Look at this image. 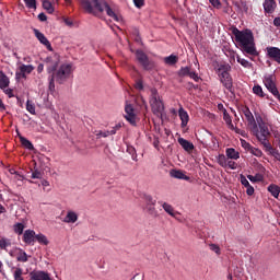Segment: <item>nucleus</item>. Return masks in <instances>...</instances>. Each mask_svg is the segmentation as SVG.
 <instances>
[{
    "mask_svg": "<svg viewBox=\"0 0 280 280\" xmlns=\"http://www.w3.org/2000/svg\"><path fill=\"white\" fill-rule=\"evenodd\" d=\"M275 75L266 74L264 77V84L275 97H279V90H277V83H275Z\"/></svg>",
    "mask_w": 280,
    "mask_h": 280,
    "instance_id": "nucleus-10",
    "label": "nucleus"
},
{
    "mask_svg": "<svg viewBox=\"0 0 280 280\" xmlns=\"http://www.w3.org/2000/svg\"><path fill=\"white\" fill-rule=\"evenodd\" d=\"M36 242L40 244L42 246H49V238L45 236V234H37L36 235Z\"/></svg>",
    "mask_w": 280,
    "mask_h": 280,
    "instance_id": "nucleus-28",
    "label": "nucleus"
},
{
    "mask_svg": "<svg viewBox=\"0 0 280 280\" xmlns=\"http://www.w3.org/2000/svg\"><path fill=\"white\" fill-rule=\"evenodd\" d=\"M20 141L23 148H25L26 150H34V144L30 140H27V138L20 137Z\"/></svg>",
    "mask_w": 280,
    "mask_h": 280,
    "instance_id": "nucleus-29",
    "label": "nucleus"
},
{
    "mask_svg": "<svg viewBox=\"0 0 280 280\" xmlns=\"http://www.w3.org/2000/svg\"><path fill=\"white\" fill-rule=\"evenodd\" d=\"M229 71H231L230 65H220L217 70V73H218L219 80H220L221 84H223L224 89H226L228 91H232L233 90V79L231 78V73H229Z\"/></svg>",
    "mask_w": 280,
    "mask_h": 280,
    "instance_id": "nucleus-5",
    "label": "nucleus"
},
{
    "mask_svg": "<svg viewBox=\"0 0 280 280\" xmlns=\"http://www.w3.org/2000/svg\"><path fill=\"white\" fill-rule=\"evenodd\" d=\"M226 167H230V170H237V163L228 160Z\"/></svg>",
    "mask_w": 280,
    "mask_h": 280,
    "instance_id": "nucleus-48",
    "label": "nucleus"
},
{
    "mask_svg": "<svg viewBox=\"0 0 280 280\" xmlns=\"http://www.w3.org/2000/svg\"><path fill=\"white\" fill-rule=\"evenodd\" d=\"M268 191L269 194H271V196H273V198H279V194H280V187L275 185V184H271L268 186Z\"/></svg>",
    "mask_w": 280,
    "mask_h": 280,
    "instance_id": "nucleus-27",
    "label": "nucleus"
},
{
    "mask_svg": "<svg viewBox=\"0 0 280 280\" xmlns=\"http://www.w3.org/2000/svg\"><path fill=\"white\" fill-rule=\"evenodd\" d=\"M178 143L179 145H182L183 150H185V152H191V150H194V143H191L190 141L184 139V138H178Z\"/></svg>",
    "mask_w": 280,
    "mask_h": 280,
    "instance_id": "nucleus-23",
    "label": "nucleus"
},
{
    "mask_svg": "<svg viewBox=\"0 0 280 280\" xmlns=\"http://www.w3.org/2000/svg\"><path fill=\"white\" fill-rule=\"evenodd\" d=\"M150 93L149 104L151 106L152 113L156 117H163L165 105L163 104V100H161V95H159V91L156 89H151Z\"/></svg>",
    "mask_w": 280,
    "mask_h": 280,
    "instance_id": "nucleus-4",
    "label": "nucleus"
},
{
    "mask_svg": "<svg viewBox=\"0 0 280 280\" xmlns=\"http://www.w3.org/2000/svg\"><path fill=\"white\" fill-rule=\"evenodd\" d=\"M188 77H190L191 80H195V82H198L200 80V77H198V73H196L195 71H190Z\"/></svg>",
    "mask_w": 280,
    "mask_h": 280,
    "instance_id": "nucleus-54",
    "label": "nucleus"
},
{
    "mask_svg": "<svg viewBox=\"0 0 280 280\" xmlns=\"http://www.w3.org/2000/svg\"><path fill=\"white\" fill-rule=\"evenodd\" d=\"M26 110L31 113V115H36V107L30 103V101L26 102Z\"/></svg>",
    "mask_w": 280,
    "mask_h": 280,
    "instance_id": "nucleus-43",
    "label": "nucleus"
},
{
    "mask_svg": "<svg viewBox=\"0 0 280 280\" xmlns=\"http://www.w3.org/2000/svg\"><path fill=\"white\" fill-rule=\"evenodd\" d=\"M241 185H243L245 187L250 186V183L248 182V179L244 175H241Z\"/></svg>",
    "mask_w": 280,
    "mask_h": 280,
    "instance_id": "nucleus-49",
    "label": "nucleus"
},
{
    "mask_svg": "<svg viewBox=\"0 0 280 280\" xmlns=\"http://www.w3.org/2000/svg\"><path fill=\"white\" fill-rule=\"evenodd\" d=\"M80 3L88 14H94V16H97V14L105 11L109 19L117 22L121 21V18L117 14L115 7L108 4V2L104 0H80Z\"/></svg>",
    "mask_w": 280,
    "mask_h": 280,
    "instance_id": "nucleus-1",
    "label": "nucleus"
},
{
    "mask_svg": "<svg viewBox=\"0 0 280 280\" xmlns=\"http://www.w3.org/2000/svg\"><path fill=\"white\" fill-rule=\"evenodd\" d=\"M20 69L22 71V73H24L25 75H26V73H31L32 71H34V67L25 66V65L21 66Z\"/></svg>",
    "mask_w": 280,
    "mask_h": 280,
    "instance_id": "nucleus-44",
    "label": "nucleus"
},
{
    "mask_svg": "<svg viewBox=\"0 0 280 280\" xmlns=\"http://www.w3.org/2000/svg\"><path fill=\"white\" fill-rule=\"evenodd\" d=\"M136 8H143L145 5V0H133Z\"/></svg>",
    "mask_w": 280,
    "mask_h": 280,
    "instance_id": "nucleus-52",
    "label": "nucleus"
},
{
    "mask_svg": "<svg viewBox=\"0 0 280 280\" xmlns=\"http://www.w3.org/2000/svg\"><path fill=\"white\" fill-rule=\"evenodd\" d=\"M253 93L255 95H258V97H266V94L264 93V89H261V85H254Z\"/></svg>",
    "mask_w": 280,
    "mask_h": 280,
    "instance_id": "nucleus-36",
    "label": "nucleus"
},
{
    "mask_svg": "<svg viewBox=\"0 0 280 280\" xmlns=\"http://www.w3.org/2000/svg\"><path fill=\"white\" fill-rule=\"evenodd\" d=\"M136 89L138 91H143V82L142 81H137L136 82Z\"/></svg>",
    "mask_w": 280,
    "mask_h": 280,
    "instance_id": "nucleus-59",
    "label": "nucleus"
},
{
    "mask_svg": "<svg viewBox=\"0 0 280 280\" xmlns=\"http://www.w3.org/2000/svg\"><path fill=\"white\" fill-rule=\"evenodd\" d=\"M170 176L172 178H177L178 180H189V176L185 175L183 171H178V170H172L170 172Z\"/></svg>",
    "mask_w": 280,
    "mask_h": 280,
    "instance_id": "nucleus-21",
    "label": "nucleus"
},
{
    "mask_svg": "<svg viewBox=\"0 0 280 280\" xmlns=\"http://www.w3.org/2000/svg\"><path fill=\"white\" fill-rule=\"evenodd\" d=\"M266 56L270 58V60H275L278 65H280V48L275 46H269L266 48Z\"/></svg>",
    "mask_w": 280,
    "mask_h": 280,
    "instance_id": "nucleus-13",
    "label": "nucleus"
},
{
    "mask_svg": "<svg viewBox=\"0 0 280 280\" xmlns=\"http://www.w3.org/2000/svg\"><path fill=\"white\" fill-rule=\"evenodd\" d=\"M241 143H242V147L245 149V150H249V152H250V150H252V145H250V143H248V142H246V140H241Z\"/></svg>",
    "mask_w": 280,
    "mask_h": 280,
    "instance_id": "nucleus-55",
    "label": "nucleus"
},
{
    "mask_svg": "<svg viewBox=\"0 0 280 280\" xmlns=\"http://www.w3.org/2000/svg\"><path fill=\"white\" fill-rule=\"evenodd\" d=\"M121 122L117 124L112 130H115V135H117V130H120Z\"/></svg>",
    "mask_w": 280,
    "mask_h": 280,
    "instance_id": "nucleus-64",
    "label": "nucleus"
},
{
    "mask_svg": "<svg viewBox=\"0 0 280 280\" xmlns=\"http://www.w3.org/2000/svg\"><path fill=\"white\" fill-rule=\"evenodd\" d=\"M22 240L24 244H27V246H34V242L36 240V232H34V230L24 231Z\"/></svg>",
    "mask_w": 280,
    "mask_h": 280,
    "instance_id": "nucleus-15",
    "label": "nucleus"
},
{
    "mask_svg": "<svg viewBox=\"0 0 280 280\" xmlns=\"http://www.w3.org/2000/svg\"><path fill=\"white\" fill-rule=\"evenodd\" d=\"M225 154H226L228 159H232L233 161H237V159H240V152H237L233 148L226 149Z\"/></svg>",
    "mask_w": 280,
    "mask_h": 280,
    "instance_id": "nucleus-26",
    "label": "nucleus"
},
{
    "mask_svg": "<svg viewBox=\"0 0 280 280\" xmlns=\"http://www.w3.org/2000/svg\"><path fill=\"white\" fill-rule=\"evenodd\" d=\"M125 118L127 121H129L131 126H135V124H137V114H135V107H132L130 104H127L125 106Z\"/></svg>",
    "mask_w": 280,
    "mask_h": 280,
    "instance_id": "nucleus-14",
    "label": "nucleus"
},
{
    "mask_svg": "<svg viewBox=\"0 0 280 280\" xmlns=\"http://www.w3.org/2000/svg\"><path fill=\"white\" fill-rule=\"evenodd\" d=\"M36 280H51V277H49V273L46 271H37Z\"/></svg>",
    "mask_w": 280,
    "mask_h": 280,
    "instance_id": "nucleus-35",
    "label": "nucleus"
},
{
    "mask_svg": "<svg viewBox=\"0 0 280 280\" xmlns=\"http://www.w3.org/2000/svg\"><path fill=\"white\" fill-rule=\"evenodd\" d=\"M209 2L211 3V5H213V8L220 9L222 7V3H220V0H209Z\"/></svg>",
    "mask_w": 280,
    "mask_h": 280,
    "instance_id": "nucleus-53",
    "label": "nucleus"
},
{
    "mask_svg": "<svg viewBox=\"0 0 280 280\" xmlns=\"http://www.w3.org/2000/svg\"><path fill=\"white\" fill-rule=\"evenodd\" d=\"M209 248L212 250V253H215V255H221L222 253L218 244H210Z\"/></svg>",
    "mask_w": 280,
    "mask_h": 280,
    "instance_id": "nucleus-45",
    "label": "nucleus"
},
{
    "mask_svg": "<svg viewBox=\"0 0 280 280\" xmlns=\"http://www.w3.org/2000/svg\"><path fill=\"white\" fill-rule=\"evenodd\" d=\"M43 8H44V10L47 11L48 14H52V12H54V5H51V2L45 0V1L43 2Z\"/></svg>",
    "mask_w": 280,
    "mask_h": 280,
    "instance_id": "nucleus-38",
    "label": "nucleus"
},
{
    "mask_svg": "<svg viewBox=\"0 0 280 280\" xmlns=\"http://www.w3.org/2000/svg\"><path fill=\"white\" fill-rule=\"evenodd\" d=\"M179 119L182 121V128H186L187 124H189V114L185 108H179L178 110Z\"/></svg>",
    "mask_w": 280,
    "mask_h": 280,
    "instance_id": "nucleus-20",
    "label": "nucleus"
},
{
    "mask_svg": "<svg viewBox=\"0 0 280 280\" xmlns=\"http://www.w3.org/2000/svg\"><path fill=\"white\" fill-rule=\"evenodd\" d=\"M71 73H73V66L70 63H63L54 72L52 78L56 80V82L62 84L63 82H67L69 78H71Z\"/></svg>",
    "mask_w": 280,
    "mask_h": 280,
    "instance_id": "nucleus-7",
    "label": "nucleus"
},
{
    "mask_svg": "<svg viewBox=\"0 0 280 280\" xmlns=\"http://www.w3.org/2000/svg\"><path fill=\"white\" fill-rule=\"evenodd\" d=\"M38 19L39 21H47V15L45 13H39Z\"/></svg>",
    "mask_w": 280,
    "mask_h": 280,
    "instance_id": "nucleus-62",
    "label": "nucleus"
},
{
    "mask_svg": "<svg viewBox=\"0 0 280 280\" xmlns=\"http://www.w3.org/2000/svg\"><path fill=\"white\" fill-rule=\"evenodd\" d=\"M270 136V131H264V135L258 138V141L264 145L267 152L276 159V161L280 162V152L279 150L272 148V144L268 141V137Z\"/></svg>",
    "mask_w": 280,
    "mask_h": 280,
    "instance_id": "nucleus-8",
    "label": "nucleus"
},
{
    "mask_svg": "<svg viewBox=\"0 0 280 280\" xmlns=\"http://www.w3.org/2000/svg\"><path fill=\"white\" fill-rule=\"evenodd\" d=\"M54 77L50 79V81H49V91H55V89H56V85L54 84Z\"/></svg>",
    "mask_w": 280,
    "mask_h": 280,
    "instance_id": "nucleus-60",
    "label": "nucleus"
},
{
    "mask_svg": "<svg viewBox=\"0 0 280 280\" xmlns=\"http://www.w3.org/2000/svg\"><path fill=\"white\" fill-rule=\"evenodd\" d=\"M110 135H115V130L98 131V132L96 133V137L106 138V137H110Z\"/></svg>",
    "mask_w": 280,
    "mask_h": 280,
    "instance_id": "nucleus-40",
    "label": "nucleus"
},
{
    "mask_svg": "<svg viewBox=\"0 0 280 280\" xmlns=\"http://www.w3.org/2000/svg\"><path fill=\"white\" fill-rule=\"evenodd\" d=\"M0 248L1 250H8L12 248V240L8 237H0Z\"/></svg>",
    "mask_w": 280,
    "mask_h": 280,
    "instance_id": "nucleus-25",
    "label": "nucleus"
},
{
    "mask_svg": "<svg viewBox=\"0 0 280 280\" xmlns=\"http://www.w3.org/2000/svg\"><path fill=\"white\" fill-rule=\"evenodd\" d=\"M189 73H191V69H189V67H183L180 68V70L178 71V75L180 78H185V75H189Z\"/></svg>",
    "mask_w": 280,
    "mask_h": 280,
    "instance_id": "nucleus-39",
    "label": "nucleus"
},
{
    "mask_svg": "<svg viewBox=\"0 0 280 280\" xmlns=\"http://www.w3.org/2000/svg\"><path fill=\"white\" fill-rule=\"evenodd\" d=\"M229 159L226 155L224 154H219L217 156V163L221 166V167H226V163H228Z\"/></svg>",
    "mask_w": 280,
    "mask_h": 280,
    "instance_id": "nucleus-32",
    "label": "nucleus"
},
{
    "mask_svg": "<svg viewBox=\"0 0 280 280\" xmlns=\"http://www.w3.org/2000/svg\"><path fill=\"white\" fill-rule=\"evenodd\" d=\"M155 205L156 203L145 205V210L148 211V213H150V215H153L154 218H156V215H159Z\"/></svg>",
    "mask_w": 280,
    "mask_h": 280,
    "instance_id": "nucleus-30",
    "label": "nucleus"
},
{
    "mask_svg": "<svg viewBox=\"0 0 280 280\" xmlns=\"http://www.w3.org/2000/svg\"><path fill=\"white\" fill-rule=\"evenodd\" d=\"M236 61L238 62V65H241L245 69H250L253 67V63H250L248 60H246L240 56L236 57Z\"/></svg>",
    "mask_w": 280,
    "mask_h": 280,
    "instance_id": "nucleus-31",
    "label": "nucleus"
},
{
    "mask_svg": "<svg viewBox=\"0 0 280 280\" xmlns=\"http://www.w3.org/2000/svg\"><path fill=\"white\" fill-rule=\"evenodd\" d=\"M14 280H23V269L16 268L13 273Z\"/></svg>",
    "mask_w": 280,
    "mask_h": 280,
    "instance_id": "nucleus-41",
    "label": "nucleus"
},
{
    "mask_svg": "<svg viewBox=\"0 0 280 280\" xmlns=\"http://www.w3.org/2000/svg\"><path fill=\"white\" fill-rule=\"evenodd\" d=\"M13 231L16 235H23V231H25V224L23 223H15L13 225Z\"/></svg>",
    "mask_w": 280,
    "mask_h": 280,
    "instance_id": "nucleus-33",
    "label": "nucleus"
},
{
    "mask_svg": "<svg viewBox=\"0 0 280 280\" xmlns=\"http://www.w3.org/2000/svg\"><path fill=\"white\" fill-rule=\"evenodd\" d=\"M36 184L40 194H49V191H51L52 189L51 183H49V179L43 176H39V178H37Z\"/></svg>",
    "mask_w": 280,
    "mask_h": 280,
    "instance_id": "nucleus-11",
    "label": "nucleus"
},
{
    "mask_svg": "<svg viewBox=\"0 0 280 280\" xmlns=\"http://www.w3.org/2000/svg\"><path fill=\"white\" fill-rule=\"evenodd\" d=\"M159 205H161L162 209L165 211V213L171 215V218H174L175 220H180L178 218V215H180V212L176 211L173 205H170L168 202L165 201H159Z\"/></svg>",
    "mask_w": 280,
    "mask_h": 280,
    "instance_id": "nucleus-12",
    "label": "nucleus"
},
{
    "mask_svg": "<svg viewBox=\"0 0 280 280\" xmlns=\"http://www.w3.org/2000/svg\"><path fill=\"white\" fill-rule=\"evenodd\" d=\"M131 280H143V276H141L140 273H137L136 276L132 277Z\"/></svg>",
    "mask_w": 280,
    "mask_h": 280,
    "instance_id": "nucleus-63",
    "label": "nucleus"
},
{
    "mask_svg": "<svg viewBox=\"0 0 280 280\" xmlns=\"http://www.w3.org/2000/svg\"><path fill=\"white\" fill-rule=\"evenodd\" d=\"M252 154H254V156H261L264 153L261 152V150L259 149H255L252 147L250 151H249Z\"/></svg>",
    "mask_w": 280,
    "mask_h": 280,
    "instance_id": "nucleus-47",
    "label": "nucleus"
},
{
    "mask_svg": "<svg viewBox=\"0 0 280 280\" xmlns=\"http://www.w3.org/2000/svg\"><path fill=\"white\" fill-rule=\"evenodd\" d=\"M136 58L138 60V62H140V65L143 67V69H145L147 71H150V69L154 68V62L151 61L148 58V55H145V52H143V50H137L136 51Z\"/></svg>",
    "mask_w": 280,
    "mask_h": 280,
    "instance_id": "nucleus-9",
    "label": "nucleus"
},
{
    "mask_svg": "<svg viewBox=\"0 0 280 280\" xmlns=\"http://www.w3.org/2000/svg\"><path fill=\"white\" fill-rule=\"evenodd\" d=\"M234 36L243 54H247L248 56H259L257 47H255V37L253 36V31H240L236 28L234 30Z\"/></svg>",
    "mask_w": 280,
    "mask_h": 280,
    "instance_id": "nucleus-2",
    "label": "nucleus"
},
{
    "mask_svg": "<svg viewBox=\"0 0 280 280\" xmlns=\"http://www.w3.org/2000/svg\"><path fill=\"white\" fill-rule=\"evenodd\" d=\"M223 120L225 121L230 130H235V126L233 125V119L231 118V115H229V112H226V109H223Z\"/></svg>",
    "mask_w": 280,
    "mask_h": 280,
    "instance_id": "nucleus-24",
    "label": "nucleus"
},
{
    "mask_svg": "<svg viewBox=\"0 0 280 280\" xmlns=\"http://www.w3.org/2000/svg\"><path fill=\"white\" fill-rule=\"evenodd\" d=\"M246 194L247 196H253V194H255V188L252 185L247 186Z\"/></svg>",
    "mask_w": 280,
    "mask_h": 280,
    "instance_id": "nucleus-58",
    "label": "nucleus"
},
{
    "mask_svg": "<svg viewBox=\"0 0 280 280\" xmlns=\"http://www.w3.org/2000/svg\"><path fill=\"white\" fill-rule=\"evenodd\" d=\"M16 80H22V78H25V74L21 68L15 72Z\"/></svg>",
    "mask_w": 280,
    "mask_h": 280,
    "instance_id": "nucleus-50",
    "label": "nucleus"
},
{
    "mask_svg": "<svg viewBox=\"0 0 280 280\" xmlns=\"http://www.w3.org/2000/svg\"><path fill=\"white\" fill-rule=\"evenodd\" d=\"M63 222L66 224H75L78 222V213L75 211H68L66 217L63 218Z\"/></svg>",
    "mask_w": 280,
    "mask_h": 280,
    "instance_id": "nucleus-17",
    "label": "nucleus"
},
{
    "mask_svg": "<svg viewBox=\"0 0 280 280\" xmlns=\"http://www.w3.org/2000/svg\"><path fill=\"white\" fill-rule=\"evenodd\" d=\"M165 65L174 66L176 62H178V57L175 55H171L168 57L164 58Z\"/></svg>",
    "mask_w": 280,
    "mask_h": 280,
    "instance_id": "nucleus-34",
    "label": "nucleus"
},
{
    "mask_svg": "<svg viewBox=\"0 0 280 280\" xmlns=\"http://www.w3.org/2000/svg\"><path fill=\"white\" fill-rule=\"evenodd\" d=\"M24 3L28 10H36V0H24Z\"/></svg>",
    "mask_w": 280,
    "mask_h": 280,
    "instance_id": "nucleus-42",
    "label": "nucleus"
},
{
    "mask_svg": "<svg viewBox=\"0 0 280 280\" xmlns=\"http://www.w3.org/2000/svg\"><path fill=\"white\" fill-rule=\"evenodd\" d=\"M3 92L5 95H8V97H14V90L5 88Z\"/></svg>",
    "mask_w": 280,
    "mask_h": 280,
    "instance_id": "nucleus-56",
    "label": "nucleus"
},
{
    "mask_svg": "<svg viewBox=\"0 0 280 280\" xmlns=\"http://www.w3.org/2000/svg\"><path fill=\"white\" fill-rule=\"evenodd\" d=\"M247 178L250 183H260V180H264V176L261 174H256L255 176L248 175Z\"/></svg>",
    "mask_w": 280,
    "mask_h": 280,
    "instance_id": "nucleus-37",
    "label": "nucleus"
},
{
    "mask_svg": "<svg viewBox=\"0 0 280 280\" xmlns=\"http://www.w3.org/2000/svg\"><path fill=\"white\" fill-rule=\"evenodd\" d=\"M11 257H15L16 261L25 264L27 261V253L23 249H16L15 254L10 253Z\"/></svg>",
    "mask_w": 280,
    "mask_h": 280,
    "instance_id": "nucleus-19",
    "label": "nucleus"
},
{
    "mask_svg": "<svg viewBox=\"0 0 280 280\" xmlns=\"http://www.w3.org/2000/svg\"><path fill=\"white\" fill-rule=\"evenodd\" d=\"M273 25H275V27H280V16H278L273 20Z\"/></svg>",
    "mask_w": 280,
    "mask_h": 280,
    "instance_id": "nucleus-61",
    "label": "nucleus"
},
{
    "mask_svg": "<svg viewBox=\"0 0 280 280\" xmlns=\"http://www.w3.org/2000/svg\"><path fill=\"white\" fill-rule=\"evenodd\" d=\"M145 202L147 205H156V200H154L150 195L145 196Z\"/></svg>",
    "mask_w": 280,
    "mask_h": 280,
    "instance_id": "nucleus-51",
    "label": "nucleus"
},
{
    "mask_svg": "<svg viewBox=\"0 0 280 280\" xmlns=\"http://www.w3.org/2000/svg\"><path fill=\"white\" fill-rule=\"evenodd\" d=\"M262 5L267 14H272L277 10V2L275 0H265Z\"/></svg>",
    "mask_w": 280,
    "mask_h": 280,
    "instance_id": "nucleus-18",
    "label": "nucleus"
},
{
    "mask_svg": "<svg viewBox=\"0 0 280 280\" xmlns=\"http://www.w3.org/2000/svg\"><path fill=\"white\" fill-rule=\"evenodd\" d=\"M31 178H36V161H34V160L31 165Z\"/></svg>",
    "mask_w": 280,
    "mask_h": 280,
    "instance_id": "nucleus-46",
    "label": "nucleus"
},
{
    "mask_svg": "<svg viewBox=\"0 0 280 280\" xmlns=\"http://www.w3.org/2000/svg\"><path fill=\"white\" fill-rule=\"evenodd\" d=\"M36 38L40 43V45H43L44 47H46V49H48V51H54V47H51V42L47 39L45 34L40 33L39 31H36Z\"/></svg>",
    "mask_w": 280,
    "mask_h": 280,
    "instance_id": "nucleus-16",
    "label": "nucleus"
},
{
    "mask_svg": "<svg viewBox=\"0 0 280 280\" xmlns=\"http://www.w3.org/2000/svg\"><path fill=\"white\" fill-rule=\"evenodd\" d=\"M127 152L131 154L132 159L137 156V150H135L133 147H127Z\"/></svg>",
    "mask_w": 280,
    "mask_h": 280,
    "instance_id": "nucleus-57",
    "label": "nucleus"
},
{
    "mask_svg": "<svg viewBox=\"0 0 280 280\" xmlns=\"http://www.w3.org/2000/svg\"><path fill=\"white\" fill-rule=\"evenodd\" d=\"M38 167L36 170V178L40 176H49L51 174V160L45 154L39 153L37 155Z\"/></svg>",
    "mask_w": 280,
    "mask_h": 280,
    "instance_id": "nucleus-6",
    "label": "nucleus"
},
{
    "mask_svg": "<svg viewBox=\"0 0 280 280\" xmlns=\"http://www.w3.org/2000/svg\"><path fill=\"white\" fill-rule=\"evenodd\" d=\"M10 86V78L5 74V72L0 71V89L5 91Z\"/></svg>",
    "mask_w": 280,
    "mask_h": 280,
    "instance_id": "nucleus-22",
    "label": "nucleus"
},
{
    "mask_svg": "<svg viewBox=\"0 0 280 280\" xmlns=\"http://www.w3.org/2000/svg\"><path fill=\"white\" fill-rule=\"evenodd\" d=\"M242 113L247 121L249 130H252L253 136L257 139L264 136V131H270V129H268V125L264 122V118H261V116H256L255 120V116H253V112H250V108L243 107Z\"/></svg>",
    "mask_w": 280,
    "mask_h": 280,
    "instance_id": "nucleus-3",
    "label": "nucleus"
}]
</instances>
